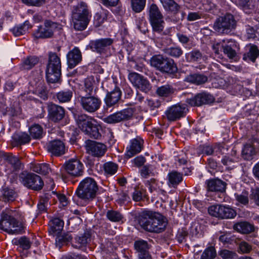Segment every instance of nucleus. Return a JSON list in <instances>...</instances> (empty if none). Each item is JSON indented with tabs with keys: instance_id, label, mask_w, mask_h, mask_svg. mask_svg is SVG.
<instances>
[{
	"instance_id": "1",
	"label": "nucleus",
	"mask_w": 259,
	"mask_h": 259,
	"mask_svg": "<svg viewBox=\"0 0 259 259\" xmlns=\"http://www.w3.org/2000/svg\"><path fill=\"white\" fill-rule=\"evenodd\" d=\"M139 224L146 231L160 233L163 231L166 226V219L159 212L144 210L141 212L137 218Z\"/></svg>"
},
{
	"instance_id": "2",
	"label": "nucleus",
	"mask_w": 259,
	"mask_h": 259,
	"mask_svg": "<svg viewBox=\"0 0 259 259\" xmlns=\"http://www.w3.org/2000/svg\"><path fill=\"white\" fill-rule=\"evenodd\" d=\"M0 229L9 233H18L22 228L21 224L17 220L23 221L24 217L16 210L6 208L1 213Z\"/></svg>"
},
{
	"instance_id": "3",
	"label": "nucleus",
	"mask_w": 259,
	"mask_h": 259,
	"mask_svg": "<svg viewBox=\"0 0 259 259\" xmlns=\"http://www.w3.org/2000/svg\"><path fill=\"white\" fill-rule=\"evenodd\" d=\"M92 17L91 12L87 5L80 2L73 7L72 12V20L73 28L77 31L85 30Z\"/></svg>"
},
{
	"instance_id": "4",
	"label": "nucleus",
	"mask_w": 259,
	"mask_h": 259,
	"mask_svg": "<svg viewBox=\"0 0 259 259\" xmlns=\"http://www.w3.org/2000/svg\"><path fill=\"white\" fill-rule=\"evenodd\" d=\"M98 190V186L94 179L87 177L79 183L75 194L87 204L96 197Z\"/></svg>"
},
{
	"instance_id": "5",
	"label": "nucleus",
	"mask_w": 259,
	"mask_h": 259,
	"mask_svg": "<svg viewBox=\"0 0 259 259\" xmlns=\"http://www.w3.org/2000/svg\"><path fill=\"white\" fill-rule=\"evenodd\" d=\"M46 78L50 83H56L61 74V63L60 57L55 53H50L46 71Z\"/></svg>"
},
{
	"instance_id": "6",
	"label": "nucleus",
	"mask_w": 259,
	"mask_h": 259,
	"mask_svg": "<svg viewBox=\"0 0 259 259\" xmlns=\"http://www.w3.org/2000/svg\"><path fill=\"white\" fill-rule=\"evenodd\" d=\"M236 27V21L234 16L227 13L217 18L213 24V29L221 34H228Z\"/></svg>"
},
{
	"instance_id": "7",
	"label": "nucleus",
	"mask_w": 259,
	"mask_h": 259,
	"mask_svg": "<svg viewBox=\"0 0 259 259\" xmlns=\"http://www.w3.org/2000/svg\"><path fill=\"white\" fill-rule=\"evenodd\" d=\"M150 64L161 72L172 74L177 71L173 60L169 61L160 55L153 56L150 59Z\"/></svg>"
},
{
	"instance_id": "8",
	"label": "nucleus",
	"mask_w": 259,
	"mask_h": 259,
	"mask_svg": "<svg viewBox=\"0 0 259 259\" xmlns=\"http://www.w3.org/2000/svg\"><path fill=\"white\" fill-rule=\"evenodd\" d=\"M149 16L153 30L157 33L161 32L164 29V22L163 16L156 4H152L150 6Z\"/></svg>"
},
{
	"instance_id": "9",
	"label": "nucleus",
	"mask_w": 259,
	"mask_h": 259,
	"mask_svg": "<svg viewBox=\"0 0 259 259\" xmlns=\"http://www.w3.org/2000/svg\"><path fill=\"white\" fill-rule=\"evenodd\" d=\"M79 103L82 108L87 112L92 113L96 112L101 107L102 101L97 96L92 95L80 96Z\"/></svg>"
},
{
	"instance_id": "10",
	"label": "nucleus",
	"mask_w": 259,
	"mask_h": 259,
	"mask_svg": "<svg viewBox=\"0 0 259 259\" xmlns=\"http://www.w3.org/2000/svg\"><path fill=\"white\" fill-rule=\"evenodd\" d=\"M20 178L24 186L33 190H40L44 185L41 177L32 172L22 174Z\"/></svg>"
},
{
	"instance_id": "11",
	"label": "nucleus",
	"mask_w": 259,
	"mask_h": 259,
	"mask_svg": "<svg viewBox=\"0 0 259 259\" xmlns=\"http://www.w3.org/2000/svg\"><path fill=\"white\" fill-rule=\"evenodd\" d=\"M134 111L132 108H125L105 117L103 121L109 124H116L126 121L132 117Z\"/></svg>"
},
{
	"instance_id": "12",
	"label": "nucleus",
	"mask_w": 259,
	"mask_h": 259,
	"mask_svg": "<svg viewBox=\"0 0 259 259\" xmlns=\"http://www.w3.org/2000/svg\"><path fill=\"white\" fill-rule=\"evenodd\" d=\"M60 24L50 20H46L44 23V26H40L34 33L35 37L49 38L52 36L54 31L58 28H60Z\"/></svg>"
},
{
	"instance_id": "13",
	"label": "nucleus",
	"mask_w": 259,
	"mask_h": 259,
	"mask_svg": "<svg viewBox=\"0 0 259 259\" xmlns=\"http://www.w3.org/2000/svg\"><path fill=\"white\" fill-rule=\"evenodd\" d=\"M66 171L71 176L80 177L83 175L84 166L82 163L78 159L72 158L64 164Z\"/></svg>"
},
{
	"instance_id": "14",
	"label": "nucleus",
	"mask_w": 259,
	"mask_h": 259,
	"mask_svg": "<svg viewBox=\"0 0 259 259\" xmlns=\"http://www.w3.org/2000/svg\"><path fill=\"white\" fill-rule=\"evenodd\" d=\"M128 78L135 87L144 92L147 93L151 90L149 81L137 73H130Z\"/></svg>"
},
{
	"instance_id": "15",
	"label": "nucleus",
	"mask_w": 259,
	"mask_h": 259,
	"mask_svg": "<svg viewBox=\"0 0 259 259\" xmlns=\"http://www.w3.org/2000/svg\"><path fill=\"white\" fill-rule=\"evenodd\" d=\"M85 144L87 153L95 157H102L107 150L106 145L95 141L87 140Z\"/></svg>"
},
{
	"instance_id": "16",
	"label": "nucleus",
	"mask_w": 259,
	"mask_h": 259,
	"mask_svg": "<svg viewBox=\"0 0 259 259\" xmlns=\"http://www.w3.org/2000/svg\"><path fill=\"white\" fill-rule=\"evenodd\" d=\"M188 111L186 104H177L168 108L165 113L169 121H175L184 117Z\"/></svg>"
},
{
	"instance_id": "17",
	"label": "nucleus",
	"mask_w": 259,
	"mask_h": 259,
	"mask_svg": "<svg viewBox=\"0 0 259 259\" xmlns=\"http://www.w3.org/2000/svg\"><path fill=\"white\" fill-rule=\"evenodd\" d=\"M213 97L206 93L198 94L194 97L186 99V102L191 106H200L213 102Z\"/></svg>"
},
{
	"instance_id": "18",
	"label": "nucleus",
	"mask_w": 259,
	"mask_h": 259,
	"mask_svg": "<svg viewBox=\"0 0 259 259\" xmlns=\"http://www.w3.org/2000/svg\"><path fill=\"white\" fill-rule=\"evenodd\" d=\"M48 112L50 119L54 122L62 120L65 116L64 109L55 104L48 105Z\"/></svg>"
},
{
	"instance_id": "19",
	"label": "nucleus",
	"mask_w": 259,
	"mask_h": 259,
	"mask_svg": "<svg viewBox=\"0 0 259 259\" xmlns=\"http://www.w3.org/2000/svg\"><path fill=\"white\" fill-rule=\"evenodd\" d=\"M47 149L52 155L59 156L65 153V147L62 141L56 140L48 144Z\"/></svg>"
},
{
	"instance_id": "20",
	"label": "nucleus",
	"mask_w": 259,
	"mask_h": 259,
	"mask_svg": "<svg viewBox=\"0 0 259 259\" xmlns=\"http://www.w3.org/2000/svg\"><path fill=\"white\" fill-rule=\"evenodd\" d=\"M223 41L227 44L222 46L223 52L230 59H234L236 56V49H239L238 44L233 39H224Z\"/></svg>"
},
{
	"instance_id": "21",
	"label": "nucleus",
	"mask_w": 259,
	"mask_h": 259,
	"mask_svg": "<svg viewBox=\"0 0 259 259\" xmlns=\"http://www.w3.org/2000/svg\"><path fill=\"white\" fill-rule=\"evenodd\" d=\"M121 92L117 87L115 88L111 92L108 93L104 99L107 107H111L117 105L121 98Z\"/></svg>"
},
{
	"instance_id": "22",
	"label": "nucleus",
	"mask_w": 259,
	"mask_h": 259,
	"mask_svg": "<svg viewBox=\"0 0 259 259\" xmlns=\"http://www.w3.org/2000/svg\"><path fill=\"white\" fill-rule=\"evenodd\" d=\"M97 90V82L93 76L86 78L80 89V92L84 93L86 95H92L93 92L95 93Z\"/></svg>"
},
{
	"instance_id": "23",
	"label": "nucleus",
	"mask_w": 259,
	"mask_h": 259,
	"mask_svg": "<svg viewBox=\"0 0 259 259\" xmlns=\"http://www.w3.org/2000/svg\"><path fill=\"white\" fill-rule=\"evenodd\" d=\"M67 59L69 67L74 68L82 60L81 53L79 49L77 47L74 48L67 54Z\"/></svg>"
},
{
	"instance_id": "24",
	"label": "nucleus",
	"mask_w": 259,
	"mask_h": 259,
	"mask_svg": "<svg viewBox=\"0 0 259 259\" xmlns=\"http://www.w3.org/2000/svg\"><path fill=\"white\" fill-rule=\"evenodd\" d=\"M113 40L110 38H102L96 40L91 43V47L94 51L101 53L111 45Z\"/></svg>"
},
{
	"instance_id": "25",
	"label": "nucleus",
	"mask_w": 259,
	"mask_h": 259,
	"mask_svg": "<svg viewBox=\"0 0 259 259\" xmlns=\"http://www.w3.org/2000/svg\"><path fill=\"white\" fill-rule=\"evenodd\" d=\"M207 190L211 192H223L226 189V183L218 179H212L206 181Z\"/></svg>"
},
{
	"instance_id": "26",
	"label": "nucleus",
	"mask_w": 259,
	"mask_h": 259,
	"mask_svg": "<svg viewBox=\"0 0 259 259\" xmlns=\"http://www.w3.org/2000/svg\"><path fill=\"white\" fill-rule=\"evenodd\" d=\"M247 52L243 55V59L246 61L254 62L259 56V49L253 44H249L246 47Z\"/></svg>"
},
{
	"instance_id": "27",
	"label": "nucleus",
	"mask_w": 259,
	"mask_h": 259,
	"mask_svg": "<svg viewBox=\"0 0 259 259\" xmlns=\"http://www.w3.org/2000/svg\"><path fill=\"white\" fill-rule=\"evenodd\" d=\"M143 141L141 139H135L131 141L130 145L127 147L126 156L131 158L141 152Z\"/></svg>"
},
{
	"instance_id": "28",
	"label": "nucleus",
	"mask_w": 259,
	"mask_h": 259,
	"mask_svg": "<svg viewBox=\"0 0 259 259\" xmlns=\"http://www.w3.org/2000/svg\"><path fill=\"white\" fill-rule=\"evenodd\" d=\"M49 233L53 235L60 234L64 227V221L60 218H56L50 221Z\"/></svg>"
},
{
	"instance_id": "29",
	"label": "nucleus",
	"mask_w": 259,
	"mask_h": 259,
	"mask_svg": "<svg viewBox=\"0 0 259 259\" xmlns=\"http://www.w3.org/2000/svg\"><path fill=\"white\" fill-rule=\"evenodd\" d=\"M91 234L90 231H85L83 234L75 238L72 246L76 248H80L84 246L91 241Z\"/></svg>"
},
{
	"instance_id": "30",
	"label": "nucleus",
	"mask_w": 259,
	"mask_h": 259,
	"mask_svg": "<svg viewBox=\"0 0 259 259\" xmlns=\"http://www.w3.org/2000/svg\"><path fill=\"white\" fill-rule=\"evenodd\" d=\"M31 83L35 88V94L41 99L47 100L48 99V92L41 78L39 77L37 81L35 84H33L32 82H31Z\"/></svg>"
},
{
	"instance_id": "31",
	"label": "nucleus",
	"mask_w": 259,
	"mask_h": 259,
	"mask_svg": "<svg viewBox=\"0 0 259 259\" xmlns=\"http://www.w3.org/2000/svg\"><path fill=\"white\" fill-rule=\"evenodd\" d=\"M92 118L85 114L78 115L76 118V123L79 128L83 132L91 124Z\"/></svg>"
},
{
	"instance_id": "32",
	"label": "nucleus",
	"mask_w": 259,
	"mask_h": 259,
	"mask_svg": "<svg viewBox=\"0 0 259 259\" xmlns=\"http://www.w3.org/2000/svg\"><path fill=\"white\" fill-rule=\"evenodd\" d=\"M56 237V245L60 248L63 245H66L71 241L72 237L69 232L60 233L55 234Z\"/></svg>"
},
{
	"instance_id": "33",
	"label": "nucleus",
	"mask_w": 259,
	"mask_h": 259,
	"mask_svg": "<svg viewBox=\"0 0 259 259\" xmlns=\"http://www.w3.org/2000/svg\"><path fill=\"white\" fill-rule=\"evenodd\" d=\"M30 169L33 171L41 175H47L51 171V168L48 164L31 163Z\"/></svg>"
},
{
	"instance_id": "34",
	"label": "nucleus",
	"mask_w": 259,
	"mask_h": 259,
	"mask_svg": "<svg viewBox=\"0 0 259 259\" xmlns=\"http://www.w3.org/2000/svg\"><path fill=\"white\" fill-rule=\"evenodd\" d=\"M12 139L15 145H22L29 143L30 137L26 133H18L13 135Z\"/></svg>"
},
{
	"instance_id": "35",
	"label": "nucleus",
	"mask_w": 259,
	"mask_h": 259,
	"mask_svg": "<svg viewBox=\"0 0 259 259\" xmlns=\"http://www.w3.org/2000/svg\"><path fill=\"white\" fill-rule=\"evenodd\" d=\"M234 229L238 232L242 234H248L254 230L253 226L246 222L236 224L234 226Z\"/></svg>"
},
{
	"instance_id": "36",
	"label": "nucleus",
	"mask_w": 259,
	"mask_h": 259,
	"mask_svg": "<svg viewBox=\"0 0 259 259\" xmlns=\"http://www.w3.org/2000/svg\"><path fill=\"white\" fill-rule=\"evenodd\" d=\"M186 80L197 85L205 83L207 80V76L200 74H193L187 76Z\"/></svg>"
},
{
	"instance_id": "37",
	"label": "nucleus",
	"mask_w": 259,
	"mask_h": 259,
	"mask_svg": "<svg viewBox=\"0 0 259 259\" xmlns=\"http://www.w3.org/2000/svg\"><path fill=\"white\" fill-rule=\"evenodd\" d=\"M255 153L254 147L250 144H246L242 148V157L245 160H251Z\"/></svg>"
},
{
	"instance_id": "38",
	"label": "nucleus",
	"mask_w": 259,
	"mask_h": 259,
	"mask_svg": "<svg viewBox=\"0 0 259 259\" xmlns=\"http://www.w3.org/2000/svg\"><path fill=\"white\" fill-rule=\"evenodd\" d=\"M160 1L166 11L176 14L180 9V6L174 0H160Z\"/></svg>"
},
{
	"instance_id": "39",
	"label": "nucleus",
	"mask_w": 259,
	"mask_h": 259,
	"mask_svg": "<svg viewBox=\"0 0 259 259\" xmlns=\"http://www.w3.org/2000/svg\"><path fill=\"white\" fill-rule=\"evenodd\" d=\"M73 96L72 90H64L60 91L57 94L58 100L60 103L69 102Z\"/></svg>"
},
{
	"instance_id": "40",
	"label": "nucleus",
	"mask_w": 259,
	"mask_h": 259,
	"mask_svg": "<svg viewBox=\"0 0 259 259\" xmlns=\"http://www.w3.org/2000/svg\"><path fill=\"white\" fill-rule=\"evenodd\" d=\"M29 133L31 137L33 139H38L42 137L43 129L38 124H34L29 128Z\"/></svg>"
},
{
	"instance_id": "41",
	"label": "nucleus",
	"mask_w": 259,
	"mask_h": 259,
	"mask_svg": "<svg viewBox=\"0 0 259 259\" xmlns=\"http://www.w3.org/2000/svg\"><path fill=\"white\" fill-rule=\"evenodd\" d=\"M168 182L172 187L177 186L182 181V176L180 173L172 171L168 174Z\"/></svg>"
},
{
	"instance_id": "42",
	"label": "nucleus",
	"mask_w": 259,
	"mask_h": 259,
	"mask_svg": "<svg viewBox=\"0 0 259 259\" xmlns=\"http://www.w3.org/2000/svg\"><path fill=\"white\" fill-rule=\"evenodd\" d=\"M6 159L11 165L14 170L16 171L21 168V163L17 157L13 156L11 154H8L6 157Z\"/></svg>"
},
{
	"instance_id": "43",
	"label": "nucleus",
	"mask_w": 259,
	"mask_h": 259,
	"mask_svg": "<svg viewBox=\"0 0 259 259\" xmlns=\"http://www.w3.org/2000/svg\"><path fill=\"white\" fill-rule=\"evenodd\" d=\"M185 56L188 62H198L202 58L201 53L198 50H193L191 52L186 53Z\"/></svg>"
},
{
	"instance_id": "44",
	"label": "nucleus",
	"mask_w": 259,
	"mask_h": 259,
	"mask_svg": "<svg viewBox=\"0 0 259 259\" xmlns=\"http://www.w3.org/2000/svg\"><path fill=\"white\" fill-rule=\"evenodd\" d=\"M174 92V88L169 84L162 85L156 90V93L161 97H167Z\"/></svg>"
},
{
	"instance_id": "45",
	"label": "nucleus",
	"mask_w": 259,
	"mask_h": 259,
	"mask_svg": "<svg viewBox=\"0 0 259 259\" xmlns=\"http://www.w3.org/2000/svg\"><path fill=\"white\" fill-rule=\"evenodd\" d=\"M83 132L94 139H98L101 136L99 131L98 126L92 122L91 125L87 128V131H84Z\"/></svg>"
},
{
	"instance_id": "46",
	"label": "nucleus",
	"mask_w": 259,
	"mask_h": 259,
	"mask_svg": "<svg viewBox=\"0 0 259 259\" xmlns=\"http://www.w3.org/2000/svg\"><path fill=\"white\" fill-rule=\"evenodd\" d=\"M155 173V167L150 164L143 166L140 170L141 176L144 178H147L150 176H154Z\"/></svg>"
},
{
	"instance_id": "47",
	"label": "nucleus",
	"mask_w": 259,
	"mask_h": 259,
	"mask_svg": "<svg viewBox=\"0 0 259 259\" xmlns=\"http://www.w3.org/2000/svg\"><path fill=\"white\" fill-rule=\"evenodd\" d=\"M118 165L111 161L107 162L103 165V168L106 174L109 175H114L118 169Z\"/></svg>"
},
{
	"instance_id": "48",
	"label": "nucleus",
	"mask_w": 259,
	"mask_h": 259,
	"mask_svg": "<svg viewBox=\"0 0 259 259\" xmlns=\"http://www.w3.org/2000/svg\"><path fill=\"white\" fill-rule=\"evenodd\" d=\"M134 246L138 254L148 251V245L146 241H136L135 242Z\"/></svg>"
},
{
	"instance_id": "49",
	"label": "nucleus",
	"mask_w": 259,
	"mask_h": 259,
	"mask_svg": "<svg viewBox=\"0 0 259 259\" xmlns=\"http://www.w3.org/2000/svg\"><path fill=\"white\" fill-rule=\"evenodd\" d=\"M221 219H232L236 215V211L229 206L222 205Z\"/></svg>"
},
{
	"instance_id": "50",
	"label": "nucleus",
	"mask_w": 259,
	"mask_h": 259,
	"mask_svg": "<svg viewBox=\"0 0 259 259\" xmlns=\"http://www.w3.org/2000/svg\"><path fill=\"white\" fill-rule=\"evenodd\" d=\"M38 58L35 56H29L25 59L22 64L24 69H30L38 62Z\"/></svg>"
},
{
	"instance_id": "51",
	"label": "nucleus",
	"mask_w": 259,
	"mask_h": 259,
	"mask_svg": "<svg viewBox=\"0 0 259 259\" xmlns=\"http://www.w3.org/2000/svg\"><path fill=\"white\" fill-rule=\"evenodd\" d=\"M3 196L4 201H13L16 197V194L13 189L7 187L3 189Z\"/></svg>"
},
{
	"instance_id": "52",
	"label": "nucleus",
	"mask_w": 259,
	"mask_h": 259,
	"mask_svg": "<svg viewBox=\"0 0 259 259\" xmlns=\"http://www.w3.org/2000/svg\"><path fill=\"white\" fill-rule=\"evenodd\" d=\"M28 28V24L27 22H25L23 24L14 27L11 31L14 36H19L24 34Z\"/></svg>"
},
{
	"instance_id": "53",
	"label": "nucleus",
	"mask_w": 259,
	"mask_h": 259,
	"mask_svg": "<svg viewBox=\"0 0 259 259\" xmlns=\"http://www.w3.org/2000/svg\"><path fill=\"white\" fill-rule=\"evenodd\" d=\"M167 55L174 58H179L183 53L182 49L180 47H174L164 50Z\"/></svg>"
},
{
	"instance_id": "54",
	"label": "nucleus",
	"mask_w": 259,
	"mask_h": 259,
	"mask_svg": "<svg viewBox=\"0 0 259 259\" xmlns=\"http://www.w3.org/2000/svg\"><path fill=\"white\" fill-rule=\"evenodd\" d=\"M146 0H131L133 10L136 13H140L144 10Z\"/></svg>"
},
{
	"instance_id": "55",
	"label": "nucleus",
	"mask_w": 259,
	"mask_h": 259,
	"mask_svg": "<svg viewBox=\"0 0 259 259\" xmlns=\"http://www.w3.org/2000/svg\"><path fill=\"white\" fill-rule=\"evenodd\" d=\"M106 216L108 220L113 222H119L123 219L122 214L119 212L113 210H108Z\"/></svg>"
},
{
	"instance_id": "56",
	"label": "nucleus",
	"mask_w": 259,
	"mask_h": 259,
	"mask_svg": "<svg viewBox=\"0 0 259 259\" xmlns=\"http://www.w3.org/2000/svg\"><path fill=\"white\" fill-rule=\"evenodd\" d=\"M236 2L246 13H250V10L254 8L252 0H236Z\"/></svg>"
},
{
	"instance_id": "57",
	"label": "nucleus",
	"mask_w": 259,
	"mask_h": 259,
	"mask_svg": "<svg viewBox=\"0 0 259 259\" xmlns=\"http://www.w3.org/2000/svg\"><path fill=\"white\" fill-rule=\"evenodd\" d=\"M234 195L236 200L239 203L244 205L248 203L249 198L247 191L244 190L241 193H236Z\"/></svg>"
},
{
	"instance_id": "58",
	"label": "nucleus",
	"mask_w": 259,
	"mask_h": 259,
	"mask_svg": "<svg viewBox=\"0 0 259 259\" xmlns=\"http://www.w3.org/2000/svg\"><path fill=\"white\" fill-rule=\"evenodd\" d=\"M217 253L213 247H209L205 249L202 253L200 259H213Z\"/></svg>"
},
{
	"instance_id": "59",
	"label": "nucleus",
	"mask_w": 259,
	"mask_h": 259,
	"mask_svg": "<svg viewBox=\"0 0 259 259\" xmlns=\"http://www.w3.org/2000/svg\"><path fill=\"white\" fill-rule=\"evenodd\" d=\"M222 205H213L210 206L208 208V210L210 215L214 217L221 218L222 212L221 211L222 210Z\"/></svg>"
},
{
	"instance_id": "60",
	"label": "nucleus",
	"mask_w": 259,
	"mask_h": 259,
	"mask_svg": "<svg viewBox=\"0 0 259 259\" xmlns=\"http://www.w3.org/2000/svg\"><path fill=\"white\" fill-rule=\"evenodd\" d=\"M146 196V190L143 189H135L132 194V198L135 201H140Z\"/></svg>"
},
{
	"instance_id": "61",
	"label": "nucleus",
	"mask_w": 259,
	"mask_h": 259,
	"mask_svg": "<svg viewBox=\"0 0 259 259\" xmlns=\"http://www.w3.org/2000/svg\"><path fill=\"white\" fill-rule=\"evenodd\" d=\"M145 186L148 188L150 193L156 191L157 190V181L154 178H151L150 180H146L144 182Z\"/></svg>"
},
{
	"instance_id": "62",
	"label": "nucleus",
	"mask_w": 259,
	"mask_h": 259,
	"mask_svg": "<svg viewBox=\"0 0 259 259\" xmlns=\"http://www.w3.org/2000/svg\"><path fill=\"white\" fill-rule=\"evenodd\" d=\"M145 105L149 108L151 110H154L160 106V103L157 100L146 99L145 101Z\"/></svg>"
},
{
	"instance_id": "63",
	"label": "nucleus",
	"mask_w": 259,
	"mask_h": 259,
	"mask_svg": "<svg viewBox=\"0 0 259 259\" xmlns=\"http://www.w3.org/2000/svg\"><path fill=\"white\" fill-rule=\"evenodd\" d=\"M252 249L251 246L245 241L241 242L239 244L238 252L241 253H248Z\"/></svg>"
},
{
	"instance_id": "64",
	"label": "nucleus",
	"mask_w": 259,
	"mask_h": 259,
	"mask_svg": "<svg viewBox=\"0 0 259 259\" xmlns=\"http://www.w3.org/2000/svg\"><path fill=\"white\" fill-rule=\"evenodd\" d=\"M18 244L23 249H28L30 247V242L28 238L23 236L17 240Z\"/></svg>"
}]
</instances>
